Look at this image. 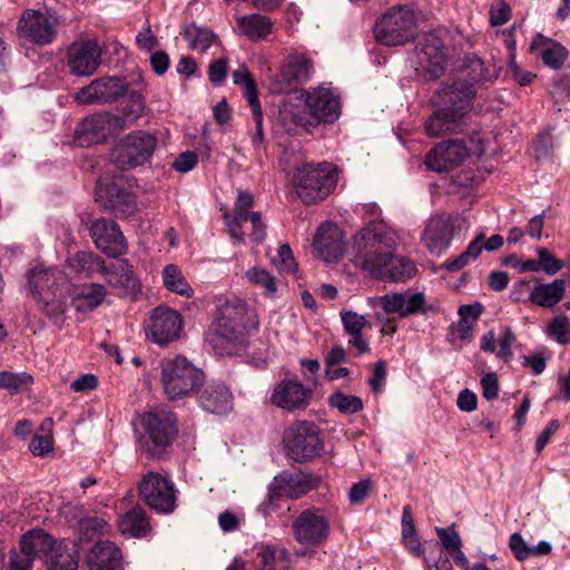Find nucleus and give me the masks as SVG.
I'll return each instance as SVG.
<instances>
[{
  "label": "nucleus",
  "mask_w": 570,
  "mask_h": 570,
  "mask_svg": "<svg viewBox=\"0 0 570 570\" xmlns=\"http://www.w3.org/2000/svg\"><path fill=\"white\" fill-rule=\"evenodd\" d=\"M313 247L324 262H335L345 252L344 234L336 224L323 223L314 237Z\"/></svg>",
  "instance_id": "27"
},
{
  "label": "nucleus",
  "mask_w": 570,
  "mask_h": 570,
  "mask_svg": "<svg viewBox=\"0 0 570 570\" xmlns=\"http://www.w3.org/2000/svg\"><path fill=\"white\" fill-rule=\"evenodd\" d=\"M128 85L120 77H100L80 88L73 99L80 105L108 104L122 97Z\"/></svg>",
  "instance_id": "20"
},
{
  "label": "nucleus",
  "mask_w": 570,
  "mask_h": 570,
  "mask_svg": "<svg viewBox=\"0 0 570 570\" xmlns=\"http://www.w3.org/2000/svg\"><path fill=\"white\" fill-rule=\"evenodd\" d=\"M232 78L235 85L244 90V96L252 110L256 111L257 118H261V102L257 95L256 83L245 66L233 71Z\"/></svg>",
  "instance_id": "40"
},
{
  "label": "nucleus",
  "mask_w": 570,
  "mask_h": 570,
  "mask_svg": "<svg viewBox=\"0 0 570 570\" xmlns=\"http://www.w3.org/2000/svg\"><path fill=\"white\" fill-rule=\"evenodd\" d=\"M509 547L514 558L519 561H523L531 557V546H529L522 535L518 532H514L510 535Z\"/></svg>",
  "instance_id": "58"
},
{
  "label": "nucleus",
  "mask_w": 570,
  "mask_h": 570,
  "mask_svg": "<svg viewBox=\"0 0 570 570\" xmlns=\"http://www.w3.org/2000/svg\"><path fill=\"white\" fill-rule=\"evenodd\" d=\"M475 94L476 89L473 81L456 79L438 90L432 98V102L463 121L472 110Z\"/></svg>",
  "instance_id": "18"
},
{
  "label": "nucleus",
  "mask_w": 570,
  "mask_h": 570,
  "mask_svg": "<svg viewBox=\"0 0 570 570\" xmlns=\"http://www.w3.org/2000/svg\"><path fill=\"white\" fill-rule=\"evenodd\" d=\"M101 272L108 284L122 295L136 294L140 291V283L134 274L132 266L125 259L116 261L107 267L104 265Z\"/></svg>",
  "instance_id": "30"
},
{
  "label": "nucleus",
  "mask_w": 570,
  "mask_h": 570,
  "mask_svg": "<svg viewBox=\"0 0 570 570\" xmlns=\"http://www.w3.org/2000/svg\"><path fill=\"white\" fill-rule=\"evenodd\" d=\"M165 287L180 296L191 297L194 289L190 287L181 271L174 264L166 265L163 271Z\"/></svg>",
  "instance_id": "42"
},
{
  "label": "nucleus",
  "mask_w": 570,
  "mask_h": 570,
  "mask_svg": "<svg viewBox=\"0 0 570 570\" xmlns=\"http://www.w3.org/2000/svg\"><path fill=\"white\" fill-rule=\"evenodd\" d=\"M470 154L463 140L453 139L439 144L425 157L429 169L443 173L460 165Z\"/></svg>",
  "instance_id": "24"
},
{
  "label": "nucleus",
  "mask_w": 570,
  "mask_h": 570,
  "mask_svg": "<svg viewBox=\"0 0 570 570\" xmlns=\"http://www.w3.org/2000/svg\"><path fill=\"white\" fill-rule=\"evenodd\" d=\"M119 530L121 533L134 538L145 535L149 530V522L144 509L137 507L121 515Z\"/></svg>",
  "instance_id": "39"
},
{
  "label": "nucleus",
  "mask_w": 570,
  "mask_h": 570,
  "mask_svg": "<svg viewBox=\"0 0 570 570\" xmlns=\"http://www.w3.org/2000/svg\"><path fill=\"white\" fill-rule=\"evenodd\" d=\"M286 455L299 463L321 456L324 442L320 430L313 422L297 421L287 428L283 435Z\"/></svg>",
  "instance_id": "7"
},
{
  "label": "nucleus",
  "mask_w": 570,
  "mask_h": 570,
  "mask_svg": "<svg viewBox=\"0 0 570 570\" xmlns=\"http://www.w3.org/2000/svg\"><path fill=\"white\" fill-rule=\"evenodd\" d=\"M253 205L254 200L252 195L246 190H239L234 212L232 214H224V220L228 227L229 234L238 243H243L245 239L243 224L247 222L252 225L249 237L254 243L259 244L266 237V226L262 222L261 214L250 210Z\"/></svg>",
  "instance_id": "10"
},
{
  "label": "nucleus",
  "mask_w": 570,
  "mask_h": 570,
  "mask_svg": "<svg viewBox=\"0 0 570 570\" xmlns=\"http://www.w3.org/2000/svg\"><path fill=\"white\" fill-rule=\"evenodd\" d=\"M141 424L146 435L142 446L151 456L163 453L178 432L175 414L167 410L144 414Z\"/></svg>",
  "instance_id": "11"
},
{
  "label": "nucleus",
  "mask_w": 570,
  "mask_h": 570,
  "mask_svg": "<svg viewBox=\"0 0 570 570\" xmlns=\"http://www.w3.org/2000/svg\"><path fill=\"white\" fill-rule=\"evenodd\" d=\"M33 561L30 554L21 550H12L9 557V567L11 570H31Z\"/></svg>",
  "instance_id": "61"
},
{
  "label": "nucleus",
  "mask_w": 570,
  "mask_h": 570,
  "mask_svg": "<svg viewBox=\"0 0 570 570\" xmlns=\"http://www.w3.org/2000/svg\"><path fill=\"white\" fill-rule=\"evenodd\" d=\"M546 334L559 344L570 343V320L566 315L554 316L546 326Z\"/></svg>",
  "instance_id": "47"
},
{
  "label": "nucleus",
  "mask_w": 570,
  "mask_h": 570,
  "mask_svg": "<svg viewBox=\"0 0 570 570\" xmlns=\"http://www.w3.org/2000/svg\"><path fill=\"white\" fill-rule=\"evenodd\" d=\"M293 184L299 199L312 205L326 198L337 185V173L328 163L306 164L296 170Z\"/></svg>",
  "instance_id": "5"
},
{
  "label": "nucleus",
  "mask_w": 570,
  "mask_h": 570,
  "mask_svg": "<svg viewBox=\"0 0 570 570\" xmlns=\"http://www.w3.org/2000/svg\"><path fill=\"white\" fill-rule=\"evenodd\" d=\"M566 282L557 278L548 284H538L531 288L528 301L541 307H553L564 296Z\"/></svg>",
  "instance_id": "32"
},
{
  "label": "nucleus",
  "mask_w": 570,
  "mask_h": 570,
  "mask_svg": "<svg viewBox=\"0 0 570 570\" xmlns=\"http://www.w3.org/2000/svg\"><path fill=\"white\" fill-rule=\"evenodd\" d=\"M415 24L414 11L396 6L376 21L375 38L385 46H402L414 37Z\"/></svg>",
  "instance_id": "8"
},
{
  "label": "nucleus",
  "mask_w": 570,
  "mask_h": 570,
  "mask_svg": "<svg viewBox=\"0 0 570 570\" xmlns=\"http://www.w3.org/2000/svg\"><path fill=\"white\" fill-rule=\"evenodd\" d=\"M274 265H276L282 272L296 274L297 264L294 259L289 245L282 244L277 249V256L272 258Z\"/></svg>",
  "instance_id": "53"
},
{
  "label": "nucleus",
  "mask_w": 570,
  "mask_h": 570,
  "mask_svg": "<svg viewBox=\"0 0 570 570\" xmlns=\"http://www.w3.org/2000/svg\"><path fill=\"white\" fill-rule=\"evenodd\" d=\"M448 60L443 41L435 35H426L413 52L412 63L417 73L428 79H439L445 71Z\"/></svg>",
  "instance_id": "14"
},
{
  "label": "nucleus",
  "mask_w": 570,
  "mask_h": 570,
  "mask_svg": "<svg viewBox=\"0 0 570 570\" xmlns=\"http://www.w3.org/2000/svg\"><path fill=\"white\" fill-rule=\"evenodd\" d=\"M183 318L178 312L167 306L156 307L146 327V335L159 346H166L179 338Z\"/></svg>",
  "instance_id": "19"
},
{
  "label": "nucleus",
  "mask_w": 570,
  "mask_h": 570,
  "mask_svg": "<svg viewBox=\"0 0 570 570\" xmlns=\"http://www.w3.org/2000/svg\"><path fill=\"white\" fill-rule=\"evenodd\" d=\"M142 501L159 513H170L176 508L177 490L174 482L167 476L148 472L138 487Z\"/></svg>",
  "instance_id": "15"
},
{
  "label": "nucleus",
  "mask_w": 570,
  "mask_h": 570,
  "mask_svg": "<svg viewBox=\"0 0 570 570\" xmlns=\"http://www.w3.org/2000/svg\"><path fill=\"white\" fill-rule=\"evenodd\" d=\"M259 570H289V558L285 550L261 546L256 554Z\"/></svg>",
  "instance_id": "38"
},
{
  "label": "nucleus",
  "mask_w": 570,
  "mask_h": 570,
  "mask_svg": "<svg viewBox=\"0 0 570 570\" xmlns=\"http://www.w3.org/2000/svg\"><path fill=\"white\" fill-rule=\"evenodd\" d=\"M85 564L87 570H124L122 553L112 542H98L88 552Z\"/></svg>",
  "instance_id": "29"
},
{
  "label": "nucleus",
  "mask_w": 570,
  "mask_h": 570,
  "mask_svg": "<svg viewBox=\"0 0 570 570\" xmlns=\"http://www.w3.org/2000/svg\"><path fill=\"white\" fill-rule=\"evenodd\" d=\"M198 163V156L194 151L181 153L173 163V167L178 173L190 171Z\"/></svg>",
  "instance_id": "62"
},
{
  "label": "nucleus",
  "mask_w": 570,
  "mask_h": 570,
  "mask_svg": "<svg viewBox=\"0 0 570 570\" xmlns=\"http://www.w3.org/2000/svg\"><path fill=\"white\" fill-rule=\"evenodd\" d=\"M65 61L70 75L91 77L101 65L102 49L96 38L79 37L68 46Z\"/></svg>",
  "instance_id": "12"
},
{
  "label": "nucleus",
  "mask_w": 570,
  "mask_h": 570,
  "mask_svg": "<svg viewBox=\"0 0 570 570\" xmlns=\"http://www.w3.org/2000/svg\"><path fill=\"white\" fill-rule=\"evenodd\" d=\"M521 360H522V366L531 368V371L535 375H540L546 370L547 361L542 353L523 355L521 357Z\"/></svg>",
  "instance_id": "64"
},
{
  "label": "nucleus",
  "mask_w": 570,
  "mask_h": 570,
  "mask_svg": "<svg viewBox=\"0 0 570 570\" xmlns=\"http://www.w3.org/2000/svg\"><path fill=\"white\" fill-rule=\"evenodd\" d=\"M531 51L541 50V58L543 62L553 69H559L568 55L567 49L559 42H556L542 35H537L530 46Z\"/></svg>",
  "instance_id": "33"
},
{
  "label": "nucleus",
  "mask_w": 570,
  "mask_h": 570,
  "mask_svg": "<svg viewBox=\"0 0 570 570\" xmlns=\"http://www.w3.org/2000/svg\"><path fill=\"white\" fill-rule=\"evenodd\" d=\"M320 479L311 473L284 471L276 475L272 487L276 494L297 499L318 487Z\"/></svg>",
  "instance_id": "28"
},
{
  "label": "nucleus",
  "mask_w": 570,
  "mask_h": 570,
  "mask_svg": "<svg viewBox=\"0 0 570 570\" xmlns=\"http://www.w3.org/2000/svg\"><path fill=\"white\" fill-rule=\"evenodd\" d=\"M314 71L313 60L302 51H293L284 59L279 70L277 91L305 82L311 79Z\"/></svg>",
  "instance_id": "25"
},
{
  "label": "nucleus",
  "mask_w": 570,
  "mask_h": 570,
  "mask_svg": "<svg viewBox=\"0 0 570 570\" xmlns=\"http://www.w3.org/2000/svg\"><path fill=\"white\" fill-rule=\"evenodd\" d=\"M90 234L96 247L109 257H117L127 250V242L119 226L107 218L91 224Z\"/></svg>",
  "instance_id": "23"
},
{
  "label": "nucleus",
  "mask_w": 570,
  "mask_h": 570,
  "mask_svg": "<svg viewBox=\"0 0 570 570\" xmlns=\"http://www.w3.org/2000/svg\"><path fill=\"white\" fill-rule=\"evenodd\" d=\"M372 490V483L370 480H362L355 483L348 493L351 503L356 504L364 501Z\"/></svg>",
  "instance_id": "63"
},
{
  "label": "nucleus",
  "mask_w": 570,
  "mask_h": 570,
  "mask_svg": "<svg viewBox=\"0 0 570 570\" xmlns=\"http://www.w3.org/2000/svg\"><path fill=\"white\" fill-rule=\"evenodd\" d=\"M462 124L455 115H452L442 107L438 109L425 121V131L430 137H440L454 132Z\"/></svg>",
  "instance_id": "35"
},
{
  "label": "nucleus",
  "mask_w": 570,
  "mask_h": 570,
  "mask_svg": "<svg viewBox=\"0 0 570 570\" xmlns=\"http://www.w3.org/2000/svg\"><path fill=\"white\" fill-rule=\"evenodd\" d=\"M79 556L75 544L55 543L46 559L47 570H76Z\"/></svg>",
  "instance_id": "34"
},
{
  "label": "nucleus",
  "mask_w": 570,
  "mask_h": 570,
  "mask_svg": "<svg viewBox=\"0 0 570 570\" xmlns=\"http://www.w3.org/2000/svg\"><path fill=\"white\" fill-rule=\"evenodd\" d=\"M312 391L294 380H283L277 383L271 394V402L285 411H296L307 407Z\"/></svg>",
  "instance_id": "26"
},
{
  "label": "nucleus",
  "mask_w": 570,
  "mask_h": 570,
  "mask_svg": "<svg viewBox=\"0 0 570 570\" xmlns=\"http://www.w3.org/2000/svg\"><path fill=\"white\" fill-rule=\"evenodd\" d=\"M29 292L55 323L61 321L68 306L67 276L58 268L35 267L28 278Z\"/></svg>",
  "instance_id": "3"
},
{
  "label": "nucleus",
  "mask_w": 570,
  "mask_h": 570,
  "mask_svg": "<svg viewBox=\"0 0 570 570\" xmlns=\"http://www.w3.org/2000/svg\"><path fill=\"white\" fill-rule=\"evenodd\" d=\"M293 537L306 549H315L326 541L330 534V520L324 510L308 508L293 521Z\"/></svg>",
  "instance_id": "13"
},
{
  "label": "nucleus",
  "mask_w": 570,
  "mask_h": 570,
  "mask_svg": "<svg viewBox=\"0 0 570 570\" xmlns=\"http://www.w3.org/2000/svg\"><path fill=\"white\" fill-rule=\"evenodd\" d=\"M200 406L213 414H226L233 407V395L229 389L219 382L208 383L198 397Z\"/></svg>",
  "instance_id": "31"
},
{
  "label": "nucleus",
  "mask_w": 570,
  "mask_h": 570,
  "mask_svg": "<svg viewBox=\"0 0 570 570\" xmlns=\"http://www.w3.org/2000/svg\"><path fill=\"white\" fill-rule=\"evenodd\" d=\"M342 322L347 334H360L366 326L367 321L363 315L348 311L342 313Z\"/></svg>",
  "instance_id": "57"
},
{
  "label": "nucleus",
  "mask_w": 570,
  "mask_h": 570,
  "mask_svg": "<svg viewBox=\"0 0 570 570\" xmlns=\"http://www.w3.org/2000/svg\"><path fill=\"white\" fill-rule=\"evenodd\" d=\"M245 276L250 284L263 288L268 296H274L277 291L275 278L264 268L252 267Z\"/></svg>",
  "instance_id": "49"
},
{
  "label": "nucleus",
  "mask_w": 570,
  "mask_h": 570,
  "mask_svg": "<svg viewBox=\"0 0 570 570\" xmlns=\"http://www.w3.org/2000/svg\"><path fill=\"white\" fill-rule=\"evenodd\" d=\"M31 382L32 377L24 372H0V387L9 391L11 394L19 393L23 387L29 386Z\"/></svg>",
  "instance_id": "50"
},
{
  "label": "nucleus",
  "mask_w": 570,
  "mask_h": 570,
  "mask_svg": "<svg viewBox=\"0 0 570 570\" xmlns=\"http://www.w3.org/2000/svg\"><path fill=\"white\" fill-rule=\"evenodd\" d=\"M240 33L250 40L257 41L266 38L272 31V20L263 14L253 13L237 19Z\"/></svg>",
  "instance_id": "36"
},
{
  "label": "nucleus",
  "mask_w": 570,
  "mask_h": 570,
  "mask_svg": "<svg viewBox=\"0 0 570 570\" xmlns=\"http://www.w3.org/2000/svg\"><path fill=\"white\" fill-rule=\"evenodd\" d=\"M58 19L40 10L27 9L17 23L19 39L37 46H47L57 37Z\"/></svg>",
  "instance_id": "16"
},
{
  "label": "nucleus",
  "mask_w": 570,
  "mask_h": 570,
  "mask_svg": "<svg viewBox=\"0 0 570 570\" xmlns=\"http://www.w3.org/2000/svg\"><path fill=\"white\" fill-rule=\"evenodd\" d=\"M399 243V235L385 222H371L354 236L355 259L373 277L404 282L414 276L416 267L392 254Z\"/></svg>",
  "instance_id": "1"
},
{
  "label": "nucleus",
  "mask_w": 570,
  "mask_h": 570,
  "mask_svg": "<svg viewBox=\"0 0 570 570\" xmlns=\"http://www.w3.org/2000/svg\"><path fill=\"white\" fill-rule=\"evenodd\" d=\"M461 222L460 217L446 214L432 216L421 233V244L431 255L441 256L450 248Z\"/></svg>",
  "instance_id": "17"
},
{
  "label": "nucleus",
  "mask_w": 570,
  "mask_h": 570,
  "mask_svg": "<svg viewBox=\"0 0 570 570\" xmlns=\"http://www.w3.org/2000/svg\"><path fill=\"white\" fill-rule=\"evenodd\" d=\"M105 189L100 190V197L105 200V208L117 212L121 215H131L136 209V197L124 189H120L117 200L107 198Z\"/></svg>",
  "instance_id": "46"
},
{
  "label": "nucleus",
  "mask_w": 570,
  "mask_h": 570,
  "mask_svg": "<svg viewBox=\"0 0 570 570\" xmlns=\"http://www.w3.org/2000/svg\"><path fill=\"white\" fill-rule=\"evenodd\" d=\"M68 267L76 274L89 276L104 269V261L91 252H78L67 259Z\"/></svg>",
  "instance_id": "41"
},
{
  "label": "nucleus",
  "mask_w": 570,
  "mask_h": 570,
  "mask_svg": "<svg viewBox=\"0 0 570 570\" xmlns=\"http://www.w3.org/2000/svg\"><path fill=\"white\" fill-rule=\"evenodd\" d=\"M328 404L343 414H354L363 410V401L355 395L335 392L328 397Z\"/></svg>",
  "instance_id": "48"
},
{
  "label": "nucleus",
  "mask_w": 570,
  "mask_h": 570,
  "mask_svg": "<svg viewBox=\"0 0 570 570\" xmlns=\"http://www.w3.org/2000/svg\"><path fill=\"white\" fill-rule=\"evenodd\" d=\"M101 189H105V196L107 198H110L111 200H117V196L119 195L121 188L116 181H107L102 179L98 181L95 190V198L97 203L105 207V200L100 197Z\"/></svg>",
  "instance_id": "60"
},
{
  "label": "nucleus",
  "mask_w": 570,
  "mask_h": 570,
  "mask_svg": "<svg viewBox=\"0 0 570 570\" xmlns=\"http://www.w3.org/2000/svg\"><path fill=\"white\" fill-rule=\"evenodd\" d=\"M257 325L255 313L243 299H225L216 308L206 342L216 354L233 355L246 345L247 337L257 330Z\"/></svg>",
  "instance_id": "2"
},
{
  "label": "nucleus",
  "mask_w": 570,
  "mask_h": 570,
  "mask_svg": "<svg viewBox=\"0 0 570 570\" xmlns=\"http://www.w3.org/2000/svg\"><path fill=\"white\" fill-rule=\"evenodd\" d=\"M499 351L498 357L509 361L513 356L512 345L515 342V334L510 327H502L498 337Z\"/></svg>",
  "instance_id": "54"
},
{
  "label": "nucleus",
  "mask_w": 570,
  "mask_h": 570,
  "mask_svg": "<svg viewBox=\"0 0 570 570\" xmlns=\"http://www.w3.org/2000/svg\"><path fill=\"white\" fill-rule=\"evenodd\" d=\"M144 109L145 100L142 95L139 91H130L127 95L126 106L122 108L124 121L132 124L142 115Z\"/></svg>",
  "instance_id": "52"
},
{
  "label": "nucleus",
  "mask_w": 570,
  "mask_h": 570,
  "mask_svg": "<svg viewBox=\"0 0 570 570\" xmlns=\"http://www.w3.org/2000/svg\"><path fill=\"white\" fill-rule=\"evenodd\" d=\"M510 19V7L503 0H497L490 8V21L493 26H502Z\"/></svg>",
  "instance_id": "59"
},
{
  "label": "nucleus",
  "mask_w": 570,
  "mask_h": 570,
  "mask_svg": "<svg viewBox=\"0 0 570 570\" xmlns=\"http://www.w3.org/2000/svg\"><path fill=\"white\" fill-rule=\"evenodd\" d=\"M375 301L385 313H395L401 317L419 313L426 315L439 312V308L426 304L425 295L422 292L389 293L377 297Z\"/></svg>",
  "instance_id": "21"
},
{
  "label": "nucleus",
  "mask_w": 570,
  "mask_h": 570,
  "mask_svg": "<svg viewBox=\"0 0 570 570\" xmlns=\"http://www.w3.org/2000/svg\"><path fill=\"white\" fill-rule=\"evenodd\" d=\"M106 294L104 285L91 284L75 299V306L79 312L92 311L104 302Z\"/></svg>",
  "instance_id": "44"
},
{
  "label": "nucleus",
  "mask_w": 570,
  "mask_h": 570,
  "mask_svg": "<svg viewBox=\"0 0 570 570\" xmlns=\"http://www.w3.org/2000/svg\"><path fill=\"white\" fill-rule=\"evenodd\" d=\"M438 537L442 543V546L449 551H453L458 548L462 547V540L459 533L455 530L454 524L449 528H436L435 529Z\"/></svg>",
  "instance_id": "55"
},
{
  "label": "nucleus",
  "mask_w": 570,
  "mask_h": 570,
  "mask_svg": "<svg viewBox=\"0 0 570 570\" xmlns=\"http://www.w3.org/2000/svg\"><path fill=\"white\" fill-rule=\"evenodd\" d=\"M484 234H479L468 246V248L456 256L454 259H449L445 262V267L450 272H455L464 266L469 265L471 262L475 261L484 249L483 245Z\"/></svg>",
  "instance_id": "43"
},
{
  "label": "nucleus",
  "mask_w": 570,
  "mask_h": 570,
  "mask_svg": "<svg viewBox=\"0 0 570 570\" xmlns=\"http://www.w3.org/2000/svg\"><path fill=\"white\" fill-rule=\"evenodd\" d=\"M55 543L42 529H33L21 537L20 550L30 554L33 560L40 553H45L47 558Z\"/></svg>",
  "instance_id": "37"
},
{
  "label": "nucleus",
  "mask_w": 570,
  "mask_h": 570,
  "mask_svg": "<svg viewBox=\"0 0 570 570\" xmlns=\"http://www.w3.org/2000/svg\"><path fill=\"white\" fill-rule=\"evenodd\" d=\"M305 107L309 116L307 117L305 112H297L293 115V120L307 131L321 122L333 124L341 114L338 95L323 86L305 91Z\"/></svg>",
  "instance_id": "6"
},
{
  "label": "nucleus",
  "mask_w": 570,
  "mask_h": 570,
  "mask_svg": "<svg viewBox=\"0 0 570 570\" xmlns=\"http://www.w3.org/2000/svg\"><path fill=\"white\" fill-rule=\"evenodd\" d=\"M185 38L194 50L200 52L206 51L217 39L216 35L212 30L196 24H190L186 28Z\"/></svg>",
  "instance_id": "45"
},
{
  "label": "nucleus",
  "mask_w": 570,
  "mask_h": 570,
  "mask_svg": "<svg viewBox=\"0 0 570 570\" xmlns=\"http://www.w3.org/2000/svg\"><path fill=\"white\" fill-rule=\"evenodd\" d=\"M537 253L539 268L543 269L547 274L554 275L563 267V263L557 259L547 248H539Z\"/></svg>",
  "instance_id": "56"
},
{
  "label": "nucleus",
  "mask_w": 570,
  "mask_h": 570,
  "mask_svg": "<svg viewBox=\"0 0 570 570\" xmlns=\"http://www.w3.org/2000/svg\"><path fill=\"white\" fill-rule=\"evenodd\" d=\"M118 118L110 114H95L85 118L75 129L73 140L79 147L100 144L111 134Z\"/></svg>",
  "instance_id": "22"
},
{
  "label": "nucleus",
  "mask_w": 570,
  "mask_h": 570,
  "mask_svg": "<svg viewBox=\"0 0 570 570\" xmlns=\"http://www.w3.org/2000/svg\"><path fill=\"white\" fill-rule=\"evenodd\" d=\"M204 372L185 356L164 358L159 363V382L169 401L190 397L204 383Z\"/></svg>",
  "instance_id": "4"
},
{
  "label": "nucleus",
  "mask_w": 570,
  "mask_h": 570,
  "mask_svg": "<svg viewBox=\"0 0 570 570\" xmlns=\"http://www.w3.org/2000/svg\"><path fill=\"white\" fill-rule=\"evenodd\" d=\"M110 530L107 521L99 517L85 518L79 521V531L87 540H92L95 537L105 534Z\"/></svg>",
  "instance_id": "51"
},
{
  "label": "nucleus",
  "mask_w": 570,
  "mask_h": 570,
  "mask_svg": "<svg viewBox=\"0 0 570 570\" xmlns=\"http://www.w3.org/2000/svg\"><path fill=\"white\" fill-rule=\"evenodd\" d=\"M157 146L150 132L137 130L128 134L112 149L111 160L121 170H128L147 163Z\"/></svg>",
  "instance_id": "9"
}]
</instances>
